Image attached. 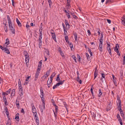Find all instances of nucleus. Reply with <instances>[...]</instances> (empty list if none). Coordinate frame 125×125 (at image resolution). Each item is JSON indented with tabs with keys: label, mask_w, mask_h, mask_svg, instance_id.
I'll list each match as a JSON object with an SVG mask.
<instances>
[{
	"label": "nucleus",
	"mask_w": 125,
	"mask_h": 125,
	"mask_svg": "<svg viewBox=\"0 0 125 125\" xmlns=\"http://www.w3.org/2000/svg\"><path fill=\"white\" fill-rule=\"evenodd\" d=\"M92 116L94 118V119L97 121L99 120L100 119L101 115L95 111L91 112Z\"/></svg>",
	"instance_id": "f257e3e1"
},
{
	"label": "nucleus",
	"mask_w": 125,
	"mask_h": 125,
	"mask_svg": "<svg viewBox=\"0 0 125 125\" xmlns=\"http://www.w3.org/2000/svg\"><path fill=\"white\" fill-rule=\"evenodd\" d=\"M32 110L33 113L35 120L37 123H39V121L38 120V118L37 113V111L34 106H32Z\"/></svg>",
	"instance_id": "f03ea898"
},
{
	"label": "nucleus",
	"mask_w": 125,
	"mask_h": 125,
	"mask_svg": "<svg viewBox=\"0 0 125 125\" xmlns=\"http://www.w3.org/2000/svg\"><path fill=\"white\" fill-rule=\"evenodd\" d=\"M111 104V101H109V102H108L107 103V107L106 108L107 111H108L111 109V107L112 106V105Z\"/></svg>",
	"instance_id": "7ed1b4c3"
},
{
	"label": "nucleus",
	"mask_w": 125,
	"mask_h": 125,
	"mask_svg": "<svg viewBox=\"0 0 125 125\" xmlns=\"http://www.w3.org/2000/svg\"><path fill=\"white\" fill-rule=\"evenodd\" d=\"M101 73L102 75V77L101 78V80L102 81L103 83L106 82L105 80V74H104L102 73Z\"/></svg>",
	"instance_id": "20e7f679"
},
{
	"label": "nucleus",
	"mask_w": 125,
	"mask_h": 125,
	"mask_svg": "<svg viewBox=\"0 0 125 125\" xmlns=\"http://www.w3.org/2000/svg\"><path fill=\"white\" fill-rule=\"evenodd\" d=\"M51 33L52 38L56 42H57V41L56 39V36L55 32H51Z\"/></svg>",
	"instance_id": "39448f33"
},
{
	"label": "nucleus",
	"mask_w": 125,
	"mask_h": 125,
	"mask_svg": "<svg viewBox=\"0 0 125 125\" xmlns=\"http://www.w3.org/2000/svg\"><path fill=\"white\" fill-rule=\"evenodd\" d=\"M7 18L9 23V26H10L12 25L10 19L9 15H7Z\"/></svg>",
	"instance_id": "423d86ee"
},
{
	"label": "nucleus",
	"mask_w": 125,
	"mask_h": 125,
	"mask_svg": "<svg viewBox=\"0 0 125 125\" xmlns=\"http://www.w3.org/2000/svg\"><path fill=\"white\" fill-rule=\"evenodd\" d=\"M98 71L97 68H96L95 69L94 72V79H95L97 76L98 74Z\"/></svg>",
	"instance_id": "0eeeda50"
},
{
	"label": "nucleus",
	"mask_w": 125,
	"mask_h": 125,
	"mask_svg": "<svg viewBox=\"0 0 125 125\" xmlns=\"http://www.w3.org/2000/svg\"><path fill=\"white\" fill-rule=\"evenodd\" d=\"M42 38V36H40L39 37L38 40V41L39 42V48H41V46L42 45V41H41V39Z\"/></svg>",
	"instance_id": "6e6552de"
},
{
	"label": "nucleus",
	"mask_w": 125,
	"mask_h": 125,
	"mask_svg": "<svg viewBox=\"0 0 125 125\" xmlns=\"http://www.w3.org/2000/svg\"><path fill=\"white\" fill-rule=\"evenodd\" d=\"M31 78V76H29L28 77H27L26 79H25V81L24 83V85H27L28 83V82L29 81V78Z\"/></svg>",
	"instance_id": "1a4fd4ad"
},
{
	"label": "nucleus",
	"mask_w": 125,
	"mask_h": 125,
	"mask_svg": "<svg viewBox=\"0 0 125 125\" xmlns=\"http://www.w3.org/2000/svg\"><path fill=\"white\" fill-rule=\"evenodd\" d=\"M119 102H118V105L117 106V109L119 110H121V101H119Z\"/></svg>",
	"instance_id": "9d476101"
},
{
	"label": "nucleus",
	"mask_w": 125,
	"mask_h": 125,
	"mask_svg": "<svg viewBox=\"0 0 125 125\" xmlns=\"http://www.w3.org/2000/svg\"><path fill=\"white\" fill-rule=\"evenodd\" d=\"M121 20L122 23L125 26V15H124L122 18Z\"/></svg>",
	"instance_id": "9b49d317"
},
{
	"label": "nucleus",
	"mask_w": 125,
	"mask_h": 125,
	"mask_svg": "<svg viewBox=\"0 0 125 125\" xmlns=\"http://www.w3.org/2000/svg\"><path fill=\"white\" fill-rule=\"evenodd\" d=\"M9 27L12 33L13 34H15V30L14 28L13 27L12 25L11 26Z\"/></svg>",
	"instance_id": "f8f14e48"
},
{
	"label": "nucleus",
	"mask_w": 125,
	"mask_h": 125,
	"mask_svg": "<svg viewBox=\"0 0 125 125\" xmlns=\"http://www.w3.org/2000/svg\"><path fill=\"white\" fill-rule=\"evenodd\" d=\"M114 2V0H106V1L105 4H110Z\"/></svg>",
	"instance_id": "ddd939ff"
},
{
	"label": "nucleus",
	"mask_w": 125,
	"mask_h": 125,
	"mask_svg": "<svg viewBox=\"0 0 125 125\" xmlns=\"http://www.w3.org/2000/svg\"><path fill=\"white\" fill-rule=\"evenodd\" d=\"M29 24L28 22L27 23V24L26 25V27L27 28V31L29 30V32L30 31V28H31V26L29 25Z\"/></svg>",
	"instance_id": "4468645a"
},
{
	"label": "nucleus",
	"mask_w": 125,
	"mask_h": 125,
	"mask_svg": "<svg viewBox=\"0 0 125 125\" xmlns=\"http://www.w3.org/2000/svg\"><path fill=\"white\" fill-rule=\"evenodd\" d=\"M40 73V72H39L38 71H37L36 72V74H35V81H36L38 77V76H39V74Z\"/></svg>",
	"instance_id": "2eb2a0df"
},
{
	"label": "nucleus",
	"mask_w": 125,
	"mask_h": 125,
	"mask_svg": "<svg viewBox=\"0 0 125 125\" xmlns=\"http://www.w3.org/2000/svg\"><path fill=\"white\" fill-rule=\"evenodd\" d=\"M110 55H112V54L111 52V47H106Z\"/></svg>",
	"instance_id": "dca6fc26"
},
{
	"label": "nucleus",
	"mask_w": 125,
	"mask_h": 125,
	"mask_svg": "<svg viewBox=\"0 0 125 125\" xmlns=\"http://www.w3.org/2000/svg\"><path fill=\"white\" fill-rule=\"evenodd\" d=\"M98 49L100 52H102L103 51V44H99V47Z\"/></svg>",
	"instance_id": "f3484780"
},
{
	"label": "nucleus",
	"mask_w": 125,
	"mask_h": 125,
	"mask_svg": "<svg viewBox=\"0 0 125 125\" xmlns=\"http://www.w3.org/2000/svg\"><path fill=\"white\" fill-rule=\"evenodd\" d=\"M3 50H5L4 52H5L6 53L8 54L10 53V52L9 50L7 48H4L3 49Z\"/></svg>",
	"instance_id": "a211bd4d"
},
{
	"label": "nucleus",
	"mask_w": 125,
	"mask_h": 125,
	"mask_svg": "<svg viewBox=\"0 0 125 125\" xmlns=\"http://www.w3.org/2000/svg\"><path fill=\"white\" fill-rule=\"evenodd\" d=\"M119 48V45L118 44L116 45V46L114 48V51H118V48Z\"/></svg>",
	"instance_id": "6ab92c4d"
},
{
	"label": "nucleus",
	"mask_w": 125,
	"mask_h": 125,
	"mask_svg": "<svg viewBox=\"0 0 125 125\" xmlns=\"http://www.w3.org/2000/svg\"><path fill=\"white\" fill-rule=\"evenodd\" d=\"M15 93V89H13L11 93V97H12L13 96H14Z\"/></svg>",
	"instance_id": "aec40b11"
},
{
	"label": "nucleus",
	"mask_w": 125,
	"mask_h": 125,
	"mask_svg": "<svg viewBox=\"0 0 125 125\" xmlns=\"http://www.w3.org/2000/svg\"><path fill=\"white\" fill-rule=\"evenodd\" d=\"M16 21L18 26L21 27V24L17 18L16 19Z\"/></svg>",
	"instance_id": "412c9836"
},
{
	"label": "nucleus",
	"mask_w": 125,
	"mask_h": 125,
	"mask_svg": "<svg viewBox=\"0 0 125 125\" xmlns=\"http://www.w3.org/2000/svg\"><path fill=\"white\" fill-rule=\"evenodd\" d=\"M60 75V74H58L57 75V77L56 78V81L58 82H60L61 81V80L59 77Z\"/></svg>",
	"instance_id": "4be33fe9"
},
{
	"label": "nucleus",
	"mask_w": 125,
	"mask_h": 125,
	"mask_svg": "<svg viewBox=\"0 0 125 125\" xmlns=\"http://www.w3.org/2000/svg\"><path fill=\"white\" fill-rule=\"evenodd\" d=\"M15 119L17 121L19 120V114L17 113L15 115Z\"/></svg>",
	"instance_id": "5701e85b"
},
{
	"label": "nucleus",
	"mask_w": 125,
	"mask_h": 125,
	"mask_svg": "<svg viewBox=\"0 0 125 125\" xmlns=\"http://www.w3.org/2000/svg\"><path fill=\"white\" fill-rule=\"evenodd\" d=\"M4 110L5 111L6 114V115H9L8 109L7 107H5L4 109Z\"/></svg>",
	"instance_id": "b1692460"
},
{
	"label": "nucleus",
	"mask_w": 125,
	"mask_h": 125,
	"mask_svg": "<svg viewBox=\"0 0 125 125\" xmlns=\"http://www.w3.org/2000/svg\"><path fill=\"white\" fill-rule=\"evenodd\" d=\"M74 35L75 41L76 42L77 41V34L76 33H75L74 34Z\"/></svg>",
	"instance_id": "393cba45"
},
{
	"label": "nucleus",
	"mask_w": 125,
	"mask_h": 125,
	"mask_svg": "<svg viewBox=\"0 0 125 125\" xmlns=\"http://www.w3.org/2000/svg\"><path fill=\"white\" fill-rule=\"evenodd\" d=\"M77 81L79 82L80 84H81L82 83V80H80V78H79V76H77Z\"/></svg>",
	"instance_id": "a878e982"
},
{
	"label": "nucleus",
	"mask_w": 125,
	"mask_h": 125,
	"mask_svg": "<svg viewBox=\"0 0 125 125\" xmlns=\"http://www.w3.org/2000/svg\"><path fill=\"white\" fill-rule=\"evenodd\" d=\"M70 13L71 15L73 16L74 18L76 19H77V17L75 15L74 13H72V12H71Z\"/></svg>",
	"instance_id": "bb28decb"
},
{
	"label": "nucleus",
	"mask_w": 125,
	"mask_h": 125,
	"mask_svg": "<svg viewBox=\"0 0 125 125\" xmlns=\"http://www.w3.org/2000/svg\"><path fill=\"white\" fill-rule=\"evenodd\" d=\"M67 3L66 6H68V7L67 8V9L68 10V9H70V8H69V7H70L71 5L70 4V1H68V0H67Z\"/></svg>",
	"instance_id": "cd10ccee"
},
{
	"label": "nucleus",
	"mask_w": 125,
	"mask_h": 125,
	"mask_svg": "<svg viewBox=\"0 0 125 125\" xmlns=\"http://www.w3.org/2000/svg\"><path fill=\"white\" fill-rule=\"evenodd\" d=\"M23 55H24L25 57H26L28 56V53L27 51H24L23 52Z\"/></svg>",
	"instance_id": "c85d7f7f"
},
{
	"label": "nucleus",
	"mask_w": 125,
	"mask_h": 125,
	"mask_svg": "<svg viewBox=\"0 0 125 125\" xmlns=\"http://www.w3.org/2000/svg\"><path fill=\"white\" fill-rule=\"evenodd\" d=\"M65 40L66 42L68 43H69V42L68 41V38L67 36H65Z\"/></svg>",
	"instance_id": "c756f323"
},
{
	"label": "nucleus",
	"mask_w": 125,
	"mask_h": 125,
	"mask_svg": "<svg viewBox=\"0 0 125 125\" xmlns=\"http://www.w3.org/2000/svg\"><path fill=\"white\" fill-rule=\"evenodd\" d=\"M99 93L98 94V96L99 97H101V96L102 94V91L101 89H99Z\"/></svg>",
	"instance_id": "7c9ffc66"
},
{
	"label": "nucleus",
	"mask_w": 125,
	"mask_h": 125,
	"mask_svg": "<svg viewBox=\"0 0 125 125\" xmlns=\"http://www.w3.org/2000/svg\"><path fill=\"white\" fill-rule=\"evenodd\" d=\"M6 42L5 44H6L7 45H8L10 44L9 40L8 38H7L6 40Z\"/></svg>",
	"instance_id": "2f4dec72"
},
{
	"label": "nucleus",
	"mask_w": 125,
	"mask_h": 125,
	"mask_svg": "<svg viewBox=\"0 0 125 125\" xmlns=\"http://www.w3.org/2000/svg\"><path fill=\"white\" fill-rule=\"evenodd\" d=\"M25 57V61L26 63L27 62H28L29 61V56Z\"/></svg>",
	"instance_id": "473e14b6"
},
{
	"label": "nucleus",
	"mask_w": 125,
	"mask_h": 125,
	"mask_svg": "<svg viewBox=\"0 0 125 125\" xmlns=\"http://www.w3.org/2000/svg\"><path fill=\"white\" fill-rule=\"evenodd\" d=\"M70 45L71 49L72 50V49L73 48V44L72 43L69 42L68 43Z\"/></svg>",
	"instance_id": "72a5a7b5"
},
{
	"label": "nucleus",
	"mask_w": 125,
	"mask_h": 125,
	"mask_svg": "<svg viewBox=\"0 0 125 125\" xmlns=\"http://www.w3.org/2000/svg\"><path fill=\"white\" fill-rule=\"evenodd\" d=\"M65 22L66 26H70V25L68 23V21L67 20H65Z\"/></svg>",
	"instance_id": "f704fd0d"
},
{
	"label": "nucleus",
	"mask_w": 125,
	"mask_h": 125,
	"mask_svg": "<svg viewBox=\"0 0 125 125\" xmlns=\"http://www.w3.org/2000/svg\"><path fill=\"white\" fill-rule=\"evenodd\" d=\"M68 12L67 13H66V15H67V17L68 19H69L70 18V15L69 13V11L68 10Z\"/></svg>",
	"instance_id": "c9c22d12"
},
{
	"label": "nucleus",
	"mask_w": 125,
	"mask_h": 125,
	"mask_svg": "<svg viewBox=\"0 0 125 125\" xmlns=\"http://www.w3.org/2000/svg\"><path fill=\"white\" fill-rule=\"evenodd\" d=\"M88 51L90 54V56H92V52H91V50L89 48H88Z\"/></svg>",
	"instance_id": "e433bc0d"
},
{
	"label": "nucleus",
	"mask_w": 125,
	"mask_h": 125,
	"mask_svg": "<svg viewBox=\"0 0 125 125\" xmlns=\"http://www.w3.org/2000/svg\"><path fill=\"white\" fill-rule=\"evenodd\" d=\"M93 86H92L91 87V88L90 89V91L91 92L92 95L93 96H94V94L93 92Z\"/></svg>",
	"instance_id": "4c0bfd02"
},
{
	"label": "nucleus",
	"mask_w": 125,
	"mask_h": 125,
	"mask_svg": "<svg viewBox=\"0 0 125 125\" xmlns=\"http://www.w3.org/2000/svg\"><path fill=\"white\" fill-rule=\"evenodd\" d=\"M118 121H119L120 124L121 125H123V123L122 121L121 118L118 119Z\"/></svg>",
	"instance_id": "58836bf2"
},
{
	"label": "nucleus",
	"mask_w": 125,
	"mask_h": 125,
	"mask_svg": "<svg viewBox=\"0 0 125 125\" xmlns=\"http://www.w3.org/2000/svg\"><path fill=\"white\" fill-rule=\"evenodd\" d=\"M55 112L56 113H57L58 110V107L57 105H56V106H55Z\"/></svg>",
	"instance_id": "ea45409f"
},
{
	"label": "nucleus",
	"mask_w": 125,
	"mask_h": 125,
	"mask_svg": "<svg viewBox=\"0 0 125 125\" xmlns=\"http://www.w3.org/2000/svg\"><path fill=\"white\" fill-rule=\"evenodd\" d=\"M119 111H120V113L121 115L122 116H123L124 115V112L122 110H120Z\"/></svg>",
	"instance_id": "a19ab883"
},
{
	"label": "nucleus",
	"mask_w": 125,
	"mask_h": 125,
	"mask_svg": "<svg viewBox=\"0 0 125 125\" xmlns=\"http://www.w3.org/2000/svg\"><path fill=\"white\" fill-rule=\"evenodd\" d=\"M72 57L73 58V60L75 61V62H77V61L76 60V58L75 57V56L74 55H73L72 56Z\"/></svg>",
	"instance_id": "79ce46f5"
},
{
	"label": "nucleus",
	"mask_w": 125,
	"mask_h": 125,
	"mask_svg": "<svg viewBox=\"0 0 125 125\" xmlns=\"http://www.w3.org/2000/svg\"><path fill=\"white\" fill-rule=\"evenodd\" d=\"M40 90V92H41V94H44L43 93V89H42V88L41 87Z\"/></svg>",
	"instance_id": "37998d69"
},
{
	"label": "nucleus",
	"mask_w": 125,
	"mask_h": 125,
	"mask_svg": "<svg viewBox=\"0 0 125 125\" xmlns=\"http://www.w3.org/2000/svg\"><path fill=\"white\" fill-rule=\"evenodd\" d=\"M19 91H22V87L21 85L19 86Z\"/></svg>",
	"instance_id": "c03bdc74"
},
{
	"label": "nucleus",
	"mask_w": 125,
	"mask_h": 125,
	"mask_svg": "<svg viewBox=\"0 0 125 125\" xmlns=\"http://www.w3.org/2000/svg\"><path fill=\"white\" fill-rule=\"evenodd\" d=\"M44 94H41V95L40 96V97L41 98L42 100V98H43V100H44Z\"/></svg>",
	"instance_id": "a18cd8bd"
},
{
	"label": "nucleus",
	"mask_w": 125,
	"mask_h": 125,
	"mask_svg": "<svg viewBox=\"0 0 125 125\" xmlns=\"http://www.w3.org/2000/svg\"><path fill=\"white\" fill-rule=\"evenodd\" d=\"M56 74V73H52V75L51 76V77H52V78H53L55 76Z\"/></svg>",
	"instance_id": "49530a36"
},
{
	"label": "nucleus",
	"mask_w": 125,
	"mask_h": 125,
	"mask_svg": "<svg viewBox=\"0 0 125 125\" xmlns=\"http://www.w3.org/2000/svg\"><path fill=\"white\" fill-rule=\"evenodd\" d=\"M59 53L61 55L62 57H64V55L62 51L61 52Z\"/></svg>",
	"instance_id": "de8ad7c7"
},
{
	"label": "nucleus",
	"mask_w": 125,
	"mask_h": 125,
	"mask_svg": "<svg viewBox=\"0 0 125 125\" xmlns=\"http://www.w3.org/2000/svg\"><path fill=\"white\" fill-rule=\"evenodd\" d=\"M86 56L87 57V59L88 60H89L90 58V57H89V55H88V53H86Z\"/></svg>",
	"instance_id": "09e8293b"
},
{
	"label": "nucleus",
	"mask_w": 125,
	"mask_h": 125,
	"mask_svg": "<svg viewBox=\"0 0 125 125\" xmlns=\"http://www.w3.org/2000/svg\"><path fill=\"white\" fill-rule=\"evenodd\" d=\"M117 100L118 101V102H119V101H121L120 99L119 96L118 94L117 95Z\"/></svg>",
	"instance_id": "8fccbe9b"
},
{
	"label": "nucleus",
	"mask_w": 125,
	"mask_h": 125,
	"mask_svg": "<svg viewBox=\"0 0 125 125\" xmlns=\"http://www.w3.org/2000/svg\"><path fill=\"white\" fill-rule=\"evenodd\" d=\"M3 98L4 102L5 101H7L6 98L5 96H3Z\"/></svg>",
	"instance_id": "3c124183"
},
{
	"label": "nucleus",
	"mask_w": 125,
	"mask_h": 125,
	"mask_svg": "<svg viewBox=\"0 0 125 125\" xmlns=\"http://www.w3.org/2000/svg\"><path fill=\"white\" fill-rule=\"evenodd\" d=\"M103 39H100V43L99 44H103Z\"/></svg>",
	"instance_id": "603ef678"
},
{
	"label": "nucleus",
	"mask_w": 125,
	"mask_h": 125,
	"mask_svg": "<svg viewBox=\"0 0 125 125\" xmlns=\"http://www.w3.org/2000/svg\"><path fill=\"white\" fill-rule=\"evenodd\" d=\"M53 111L54 113V116L55 117V118H56L57 117V113H56L54 111V110H53Z\"/></svg>",
	"instance_id": "864d4df0"
},
{
	"label": "nucleus",
	"mask_w": 125,
	"mask_h": 125,
	"mask_svg": "<svg viewBox=\"0 0 125 125\" xmlns=\"http://www.w3.org/2000/svg\"><path fill=\"white\" fill-rule=\"evenodd\" d=\"M49 79H48V80L47 81V84L48 86V87H50V86H51V84L50 83H48V82L49 81Z\"/></svg>",
	"instance_id": "5fc2aeb1"
},
{
	"label": "nucleus",
	"mask_w": 125,
	"mask_h": 125,
	"mask_svg": "<svg viewBox=\"0 0 125 125\" xmlns=\"http://www.w3.org/2000/svg\"><path fill=\"white\" fill-rule=\"evenodd\" d=\"M2 94L3 96H5V95H8V94L7 93L3 92Z\"/></svg>",
	"instance_id": "6e6d98bb"
},
{
	"label": "nucleus",
	"mask_w": 125,
	"mask_h": 125,
	"mask_svg": "<svg viewBox=\"0 0 125 125\" xmlns=\"http://www.w3.org/2000/svg\"><path fill=\"white\" fill-rule=\"evenodd\" d=\"M56 84H57V86H58L61 85H62V83L61 82H58V83H56Z\"/></svg>",
	"instance_id": "4d7b16f0"
},
{
	"label": "nucleus",
	"mask_w": 125,
	"mask_h": 125,
	"mask_svg": "<svg viewBox=\"0 0 125 125\" xmlns=\"http://www.w3.org/2000/svg\"><path fill=\"white\" fill-rule=\"evenodd\" d=\"M116 78H115V79H114V80H113V82H114V84L116 86Z\"/></svg>",
	"instance_id": "13d9d810"
},
{
	"label": "nucleus",
	"mask_w": 125,
	"mask_h": 125,
	"mask_svg": "<svg viewBox=\"0 0 125 125\" xmlns=\"http://www.w3.org/2000/svg\"><path fill=\"white\" fill-rule=\"evenodd\" d=\"M22 91H19V94L20 96L22 95H23V93Z\"/></svg>",
	"instance_id": "bf43d9fd"
},
{
	"label": "nucleus",
	"mask_w": 125,
	"mask_h": 125,
	"mask_svg": "<svg viewBox=\"0 0 125 125\" xmlns=\"http://www.w3.org/2000/svg\"><path fill=\"white\" fill-rule=\"evenodd\" d=\"M48 75H47V76H46V75H45V74H44V75H43L42 76V78H44V79H46L47 77H48Z\"/></svg>",
	"instance_id": "052dcab7"
},
{
	"label": "nucleus",
	"mask_w": 125,
	"mask_h": 125,
	"mask_svg": "<svg viewBox=\"0 0 125 125\" xmlns=\"http://www.w3.org/2000/svg\"><path fill=\"white\" fill-rule=\"evenodd\" d=\"M77 57L78 58V61L79 62H80V59H81V57H80V56L78 54H77Z\"/></svg>",
	"instance_id": "680f3d73"
},
{
	"label": "nucleus",
	"mask_w": 125,
	"mask_h": 125,
	"mask_svg": "<svg viewBox=\"0 0 125 125\" xmlns=\"http://www.w3.org/2000/svg\"><path fill=\"white\" fill-rule=\"evenodd\" d=\"M42 102V105H45V103H44V100H43V98Z\"/></svg>",
	"instance_id": "e2e57ef3"
},
{
	"label": "nucleus",
	"mask_w": 125,
	"mask_h": 125,
	"mask_svg": "<svg viewBox=\"0 0 125 125\" xmlns=\"http://www.w3.org/2000/svg\"><path fill=\"white\" fill-rule=\"evenodd\" d=\"M19 86L21 85V81L20 79H19L18 81Z\"/></svg>",
	"instance_id": "0e129e2a"
},
{
	"label": "nucleus",
	"mask_w": 125,
	"mask_h": 125,
	"mask_svg": "<svg viewBox=\"0 0 125 125\" xmlns=\"http://www.w3.org/2000/svg\"><path fill=\"white\" fill-rule=\"evenodd\" d=\"M11 90V89L10 88L6 91V93H7L10 94Z\"/></svg>",
	"instance_id": "69168bd1"
},
{
	"label": "nucleus",
	"mask_w": 125,
	"mask_h": 125,
	"mask_svg": "<svg viewBox=\"0 0 125 125\" xmlns=\"http://www.w3.org/2000/svg\"><path fill=\"white\" fill-rule=\"evenodd\" d=\"M16 104L17 106V107L18 108H20V105H19V103H16Z\"/></svg>",
	"instance_id": "338daca9"
},
{
	"label": "nucleus",
	"mask_w": 125,
	"mask_h": 125,
	"mask_svg": "<svg viewBox=\"0 0 125 125\" xmlns=\"http://www.w3.org/2000/svg\"><path fill=\"white\" fill-rule=\"evenodd\" d=\"M58 50V52H59L62 51L61 48L60 47L59 48Z\"/></svg>",
	"instance_id": "774afa93"
}]
</instances>
